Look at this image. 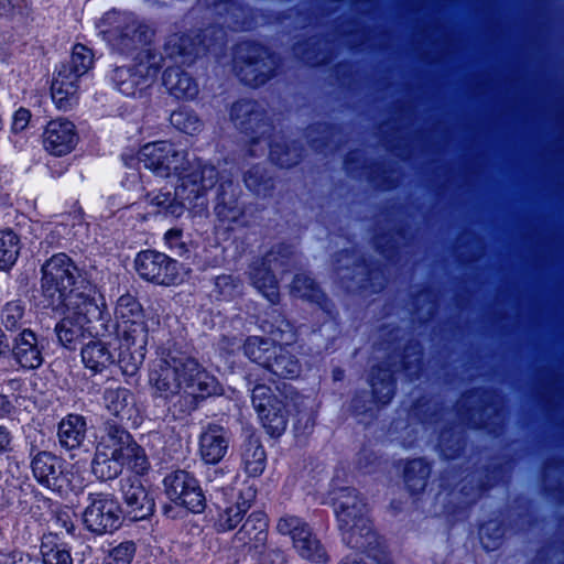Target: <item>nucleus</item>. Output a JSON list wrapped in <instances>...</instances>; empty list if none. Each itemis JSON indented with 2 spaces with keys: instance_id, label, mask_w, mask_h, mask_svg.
Segmentation results:
<instances>
[{
  "instance_id": "c03bdc74",
  "label": "nucleus",
  "mask_w": 564,
  "mask_h": 564,
  "mask_svg": "<svg viewBox=\"0 0 564 564\" xmlns=\"http://www.w3.org/2000/svg\"><path fill=\"white\" fill-rule=\"evenodd\" d=\"M270 156L280 166L288 167L297 162L299 153L289 147L274 145L270 150Z\"/></svg>"
},
{
  "instance_id": "603ef678",
  "label": "nucleus",
  "mask_w": 564,
  "mask_h": 564,
  "mask_svg": "<svg viewBox=\"0 0 564 564\" xmlns=\"http://www.w3.org/2000/svg\"><path fill=\"white\" fill-rule=\"evenodd\" d=\"M10 445L11 434L4 426L0 425V453L8 451Z\"/></svg>"
},
{
  "instance_id": "4be33fe9",
  "label": "nucleus",
  "mask_w": 564,
  "mask_h": 564,
  "mask_svg": "<svg viewBox=\"0 0 564 564\" xmlns=\"http://www.w3.org/2000/svg\"><path fill=\"white\" fill-rule=\"evenodd\" d=\"M31 467L35 479L47 488L55 487L62 474L59 458L46 451L39 452L33 456Z\"/></svg>"
},
{
  "instance_id": "72a5a7b5",
  "label": "nucleus",
  "mask_w": 564,
  "mask_h": 564,
  "mask_svg": "<svg viewBox=\"0 0 564 564\" xmlns=\"http://www.w3.org/2000/svg\"><path fill=\"white\" fill-rule=\"evenodd\" d=\"M276 531L280 534L289 535L292 540L293 546L297 540H303L311 534V529L306 522L295 516H283L278 520Z\"/></svg>"
},
{
  "instance_id": "c85d7f7f",
  "label": "nucleus",
  "mask_w": 564,
  "mask_h": 564,
  "mask_svg": "<svg viewBox=\"0 0 564 564\" xmlns=\"http://www.w3.org/2000/svg\"><path fill=\"white\" fill-rule=\"evenodd\" d=\"M243 354L253 362L259 364L264 369L267 368L272 352L276 346L267 338L259 336L248 337L243 344Z\"/></svg>"
},
{
  "instance_id": "a878e982",
  "label": "nucleus",
  "mask_w": 564,
  "mask_h": 564,
  "mask_svg": "<svg viewBox=\"0 0 564 564\" xmlns=\"http://www.w3.org/2000/svg\"><path fill=\"white\" fill-rule=\"evenodd\" d=\"M242 467L250 477H259L265 469L267 454L262 444L253 437L246 441L241 453Z\"/></svg>"
},
{
  "instance_id": "e433bc0d",
  "label": "nucleus",
  "mask_w": 564,
  "mask_h": 564,
  "mask_svg": "<svg viewBox=\"0 0 564 564\" xmlns=\"http://www.w3.org/2000/svg\"><path fill=\"white\" fill-rule=\"evenodd\" d=\"M167 54L173 56H196L199 54V46L195 40L188 35H172L166 43Z\"/></svg>"
},
{
  "instance_id": "aec40b11",
  "label": "nucleus",
  "mask_w": 564,
  "mask_h": 564,
  "mask_svg": "<svg viewBox=\"0 0 564 564\" xmlns=\"http://www.w3.org/2000/svg\"><path fill=\"white\" fill-rule=\"evenodd\" d=\"M12 355L15 361L25 369H36L43 364L42 349L35 334L30 329L22 330L14 338Z\"/></svg>"
},
{
  "instance_id": "a211bd4d",
  "label": "nucleus",
  "mask_w": 564,
  "mask_h": 564,
  "mask_svg": "<svg viewBox=\"0 0 564 564\" xmlns=\"http://www.w3.org/2000/svg\"><path fill=\"white\" fill-rule=\"evenodd\" d=\"M230 443L227 430L217 424L207 425L199 435V455L207 464H217L226 455Z\"/></svg>"
},
{
  "instance_id": "5fc2aeb1",
  "label": "nucleus",
  "mask_w": 564,
  "mask_h": 564,
  "mask_svg": "<svg viewBox=\"0 0 564 564\" xmlns=\"http://www.w3.org/2000/svg\"><path fill=\"white\" fill-rule=\"evenodd\" d=\"M234 280L231 279V276L229 275H223V276H218L217 280H216V285L219 288V289H224V288H235V285L232 284Z\"/></svg>"
},
{
  "instance_id": "423d86ee",
  "label": "nucleus",
  "mask_w": 564,
  "mask_h": 564,
  "mask_svg": "<svg viewBox=\"0 0 564 564\" xmlns=\"http://www.w3.org/2000/svg\"><path fill=\"white\" fill-rule=\"evenodd\" d=\"M76 273V265L65 253L53 256L42 265V293L54 310L74 290Z\"/></svg>"
},
{
  "instance_id": "f3484780",
  "label": "nucleus",
  "mask_w": 564,
  "mask_h": 564,
  "mask_svg": "<svg viewBox=\"0 0 564 564\" xmlns=\"http://www.w3.org/2000/svg\"><path fill=\"white\" fill-rule=\"evenodd\" d=\"M68 66H61L51 85L52 99L59 110L67 111L78 101V79Z\"/></svg>"
},
{
  "instance_id": "412c9836",
  "label": "nucleus",
  "mask_w": 564,
  "mask_h": 564,
  "mask_svg": "<svg viewBox=\"0 0 564 564\" xmlns=\"http://www.w3.org/2000/svg\"><path fill=\"white\" fill-rule=\"evenodd\" d=\"M87 434L86 419L79 414H68L58 424L57 437L62 447L75 449L83 445Z\"/></svg>"
},
{
  "instance_id": "7c9ffc66",
  "label": "nucleus",
  "mask_w": 564,
  "mask_h": 564,
  "mask_svg": "<svg viewBox=\"0 0 564 564\" xmlns=\"http://www.w3.org/2000/svg\"><path fill=\"white\" fill-rule=\"evenodd\" d=\"M43 564H73L69 550L63 543H57L55 535L44 536L41 544Z\"/></svg>"
},
{
  "instance_id": "a18cd8bd",
  "label": "nucleus",
  "mask_w": 564,
  "mask_h": 564,
  "mask_svg": "<svg viewBox=\"0 0 564 564\" xmlns=\"http://www.w3.org/2000/svg\"><path fill=\"white\" fill-rule=\"evenodd\" d=\"M134 553V543L128 541L113 547L107 557H109L113 564H131Z\"/></svg>"
},
{
  "instance_id": "20e7f679",
  "label": "nucleus",
  "mask_w": 564,
  "mask_h": 564,
  "mask_svg": "<svg viewBox=\"0 0 564 564\" xmlns=\"http://www.w3.org/2000/svg\"><path fill=\"white\" fill-rule=\"evenodd\" d=\"M217 182V171L214 165L196 163V167L183 176L181 184L176 187L175 196L170 192H160L150 197L152 206L165 209L166 214L180 217L186 207L196 205L207 191L213 188Z\"/></svg>"
},
{
  "instance_id": "864d4df0",
  "label": "nucleus",
  "mask_w": 564,
  "mask_h": 564,
  "mask_svg": "<svg viewBox=\"0 0 564 564\" xmlns=\"http://www.w3.org/2000/svg\"><path fill=\"white\" fill-rule=\"evenodd\" d=\"M381 391H384L383 393V398L384 400L382 401V403H387L389 400H391L392 395H393V386H392V382L387 379V378H383L381 383Z\"/></svg>"
},
{
  "instance_id": "9b49d317",
  "label": "nucleus",
  "mask_w": 564,
  "mask_h": 564,
  "mask_svg": "<svg viewBox=\"0 0 564 564\" xmlns=\"http://www.w3.org/2000/svg\"><path fill=\"white\" fill-rule=\"evenodd\" d=\"M165 494L171 501L184 506L193 512H199L205 497L197 480L185 470H176L164 478Z\"/></svg>"
},
{
  "instance_id": "bb28decb",
  "label": "nucleus",
  "mask_w": 564,
  "mask_h": 564,
  "mask_svg": "<svg viewBox=\"0 0 564 564\" xmlns=\"http://www.w3.org/2000/svg\"><path fill=\"white\" fill-rule=\"evenodd\" d=\"M300 368L299 360L286 347L276 346L265 369L276 377L291 379L300 373Z\"/></svg>"
},
{
  "instance_id": "79ce46f5",
  "label": "nucleus",
  "mask_w": 564,
  "mask_h": 564,
  "mask_svg": "<svg viewBox=\"0 0 564 564\" xmlns=\"http://www.w3.org/2000/svg\"><path fill=\"white\" fill-rule=\"evenodd\" d=\"M23 316V307L18 302L8 303L1 313V322L4 327L9 330H13L18 327Z\"/></svg>"
},
{
  "instance_id": "49530a36",
  "label": "nucleus",
  "mask_w": 564,
  "mask_h": 564,
  "mask_svg": "<svg viewBox=\"0 0 564 564\" xmlns=\"http://www.w3.org/2000/svg\"><path fill=\"white\" fill-rule=\"evenodd\" d=\"M151 35V31L145 26L141 25L137 22H133L132 25L127 26L122 40H130L133 45L145 43Z\"/></svg>"
},
{
  "instance_id": "f704fd0d",
  "label": "nucleus",
  "mask_w": 564,
  "mask_h": 564,
  "mask_svg": "<svg viewBox=\"0 0 564 564\" xmlns=\"http://www.w3.org/2000/svg\"><path fill=\"white\" fill-rule=\"evenodd\" d=\"M294 549L299 555L307 561L324 564L328 562V555L319 541L313 535L308 534L303 540H297Z\"/></svg>"
},
{
  "instance_id": "f03ea898",
  "label": "nucleus",
  "mask_w": 564,
  "mask_h": 564,
  "mask_svg": "<svg viewBox=\"0 0 564 564\" xmlns=\"http://www.w3.org/2000/svg\"><path fill=\"white\" fill-rule=\"evenodd\" d=\"M124 466L143 474L149 468L148 457L126 430L108 423L96 447L91 470L98 479L111 480L122 473Z\"/></svg>"
},
{
  "instance_id": "2eb2a0df",
  "label": "nucleus",
  "mask_w": 564,
  "mask_h": 564,
  "mask_svg": "<svg viewBox=\"0 0 564 564\" xmlns=\"http://www.w3.org/2000/svg\"><path fill=\"white\" fill-rule=\"evenodd\" d=\"M158 68L154 64L139 63L133 69L118 68L115 70L113 80L118 90L126 96H134L138 90L148 87L156 77Z\"/></svg>"
},
{
  "instance_id": "f257e3e1",
  "label": "nucleus",
  "mask_w": 564,
  "mask_h": 564,
  "mask_svg": "<svg viewBox=\"0 0 564 564\" xmlns=\"http://www.w3.org/2000/svg\"><path fill=\"white\" fill-rule=\"evenodd\" d=\"M152 397L165 403L193 410L197 399L223 392L218 379L196 359L185 355H167L155 361L149 372Z\"/></svg>"
},
{
  "instance_id": "8fccbe9b",
  "label": "nucleus",
  "mask_w": 564,
  "mask_h": 564,
  "mask_svg": "<svg viewBox=\"0 0 564 564\" xmlns=\"http://www.w3.org/2000/svg\"><path fill=\"white\" fill-rule=\"evenodd\" d=\"M257 64H258V62H256V63L250 62L246 67H242L240 69L242 79L245 82H247L248 84L254 85V86H258V85L264 83L267 79V76H261V77L256 76L253 78H249V75L256 70L254 66Z\"/></svg>"
},
{
  "instance_id": "de8ad7c7",
  "label": "nucleus",
  "mask_w": 564,
  "mask_h": 564,
  "mask_svg": "<svg viewBox=\"0 0 564 564\" xmlns=\"http://www.w3.org/2000/svg\"><path fill=\"white\" fill-rule=\"evenodd\" d=\"M31 119L30 110L25 108L18 109L13 115L11 130L14 133L22 132L29 126Z\"/></svg>"
},
{
  "instance_id": "c9c22d12",
  "label": "nucleus",
  "mask_w": 564,
  "mask_h": 564,
  "mask_svg": "<svg viewBox=\"0 0 564 564\" xmlns=\"http://www.w3.org/2000/svg\"><path fill=\"white\" fill-rule=\"evenodd\" d=\"M118 324H127L132 321L145 318L139 302L130 294L121 295L116 306Z\"/></svg>"
},
{
  "instance_id": "f8f14e48",
  "label": "nucleus",
  "mask_w": 564,
  "mask_h": 564,
  "mask_svg": "<svg viewBox=\"0 0 564 564\" xmlns=\"http://www.w3.org/2000/svg\"><path fill=\"white\" fill-rule=\"evenodd\" d=\"M59 307H64V313L88 325L104 319L105 304L98 303L95 290L89 286L72 290Z\"/></svg>"
},
{
  "instance_id": "6e6d98bb",
  "label": "nucleus",
  "mask_w": 564,
  "mask_h": 564,
  "mask_svg": "<svg viewBox=\"0 0 564 564\" xmlns=\"http://www.w3.org/2000/svg\"><path fill=\"white\" fill-rule=\"evenodd\" d=\"M10 408L11 405L7 397L0 393V414L3 415L9 413Z\"/></svg>"
},
{
  "instance_id": "6e6552de",
  "label": "nucleus",
  "mask_w": 564,
  "mask_h": 564,
  "mask_svg": "<svg viewBox=\"0 0 564 564\" xmlns=\"http://www.w3.org/2000/svg\"><path fill=\"white\" fill-rule=\"evenodd\" d=\"M251 400L264 429L271 435H280L288 423V397L259 383L252 389Z\"/></svg>"
},
{
  "instance_id": "c756f323",
  "label": "nucleus",
  "mask_w": 564,
  "mask_h": 564,
  "mask_svg": "<svg viewBox=\"0 0 564 564\" xmlns=\"http://www.w3.org/2000/svg\"><path fill=\"white\" fill-rule=\"evenodd\" d=\"M20 250L19 236L11 229L0 230V270H10L17 262Z\"/></svg>"
},
{
  "instance_id": "ea45409f",
  "label": "nucleus",
  "mask_w": 564,
  "mask_h": 564,
  "mask_svg": "<svg viewBox=\"0 0 564 564\" xmlns=\"http://www.w3.org/2000/svg\"><path fill=\"white\" fill-rule=\"evenodd\" d=\"M291 293L301 299L318 302L322 300L323 294L315 284V282L307 275L299 274L294 278L291 285Z\"/></svg>"
},
{
  "instance_id": "cd10ccee",
  "label": "nucleus",
  "mask_w": 564,
  "mask_h": 564,
  "mask_svg": "<svg viewBox=\"0 0 564 564\" xmlns=\"http://www.w3.org/2000/svg\"><path fill=\"white\" fill-rule=\"evenodd\" d=\"M105 405L116 416H126L134 405L133 393L126 388H108L104 393Z\"/></svg>"
},
{
  "instance_id": "4468645a",
  "label": "nucleus",
  "mask_w": 564,
  "mask_h": 564,
  "mask_svg": "<svg viewBox=\"0 0 564 564\" xmlns=\"http://www.w3.org/2000/svg\"><path fill=\"white\" fill-rule=\"evenodd\" d=\"M286 263L275 251L268 253L260 262L253 263L250 270V280L254 288L271 303L279 301V288L274 271Z\"/></svg>"
},
{
  "instance_id": "39448f33",
  "label": "nucleus",
  "mask_w": 564,
  "mask_h": 564,
  "mask_svg": "<svg viewBox=\"0 0 564 564\" xmlns=\"http://www.w3.org/2000/svg\"><path fill=\"white\" fill-rule=\"evenodd\" d=\"M185 150L167 140L149 142L138 153L139 162L156 176L166 178L175 175L181 181L196 167L197 162L204 164L200 160L189 162Z\"/></svg>"
},
{
  "instance_id": "5701e85b",
  "label": "nucleus",
  "mask_w": 564,
  "mask_h": 564,
  "mask_svg": "<svg viewBox=\"0 0 564 564\" xmlns=\"http://www.w3.org/2000/svg\"><path fill=\"white\" fill-rule=\"evenodd\" d=\"M82 361L93 373H99L115 364V355L102 340H90L80 351Z\"/></svg>"
},
{
  "instance_id": "3c124183",
  "label": "nucleus",
  "mask_w": 564,
  "mask_h": 564,
  "mask_svg": "<svg viewBox=\"0 0 564 564\" xmlns=\"http://www.w3.org/2000/svg\"><path fill=\"white\" fill-rule=\"evenodd\" d=\"M56 522L61 523V527H63L68 533H70L74 529V523L67 511L58 513L56 517Z\"/></svg>"
},
{
  "instance_id": "1a4fd4ad",
  "label": "nucleus",
  "mask_w": 564,
  "mask_h": 564,
  "mask_svg": "<svg viewBox=\"0 0 564 564\" xmlns=\"http://www.w3.org/2000/svg\"><path fill=\"white\" fill-rule=\"evenodd\" d=\"M83 513L87 530L96 534L110 533L120 527L121 509L110 494H91Z\"/></svg>"
},
{
  "instance_id": "ddd939ff",
  "label": "nucleus",
  "mask_w": 564,
  "mask_h": 564,
  "mask_svg": "<svg viewBox=\"0 0 564 564\" xmlns=\"http://www.w3.org/2000/svg\"><path fill=\"white\" fill-rule=\"evenodd\" d=\"M42 139L45 151L54 156H63L75 149L78 142V134L72 121L65 118H57L48 121L43 131Z\"/></svg>"
},
{
  "instance_id": "4d7b16f0",
  "label": "nucleus",
  "mask_w": 564,
  "mask_h": 564,
  "mask_svg": "<svg viewBox=\"0 0 564 564\" xmlns=\"http://www.w3.org/2000/svg\"><path fill=\"white\" fill-rule=\"evenodd\" d=\"M181 236V231L177 229H171L165 234V239L167 241H172L174 239H178Z\"/></svg>"
},
{
  "instance_id": "473e14b6",
  "label": "nucleus",
  "mask_w": 564,
  "mask_h": 564,
  "mask_svg": "<svg viewBox=\"0 0 564 564\" xmlns=\"http://www.w3.org/2000/svg\"><path fill=\"white\" fill-rule=\"evenodd\" d=\"M430 466L423 459L409 462L404 469V480L412 492H420L425 488Z\"/></svg>"
},
{
  "instance_id": "4c0bfd02",
  "label": "nucleus",
  "mask_w": 564,
  "mask_h": 564,
  "mask_svg": "<svg viewBox=\"0 0 564 564\" xmlns=\"http://www.w3.org/2000/svg\"><path fill=\"white\" fill-rule=\"evenodd\" d=\"M94 64L93 52L83 44H76L73 47L70 61L62 66H68L74 74L82 77L85 75Z\"/></svg>"
},
{
  "instance_id": "58836bf2",
  "label": "nucleus",
  "mask_w": 564,
  "mask_h": 564,
  "mask_svg": "<svg viewBox=\"0 0 564 564\" xmlns=\"http://www.w3.org/2000/svg\"><path fill=\"white\" fill-rule=\"evenodd\" d=\"M170 120L176 129L192 135L198 133L203 127L199 118L193 111L186 109L173 111Z\"/></svg>"
},
{
  "instance_id": "dca6fc26",
  "label": "nucleus",
  "mask_w": 564,
  "mask_h": 564,
  "mask_svg": "<svg viewBox=\"0 0 564 564\" xmlns=\"http://www.w3.org/2000/svg\"><path fill=\"white\" fill-rule=\"evenodd\" d=\"M268 539V519L261 511L249 514L241 528L232 538L236 549L257 550L263 546Z\"/></svg>"
},
{
  "instance_id": "13d9d810",
  "label": "nucleus",
  "mask_w": 564,
  "mask_h": 564,
  "mask_svg": "<svg viewBox=\"0 0 564 564\" xmlns=\"http://www.w3.org/2000/svg\"><path fill=\"white\" fill-rule=\"evenodd\" d=\"M371 387H372V390H373V393L377 395V399H379L381 402L384 400V398L382 397V399L380 398L379 392L381 391V389L378 387V384L373 381V379L371 380Z\"/></svg>"
},
{
  "instance_id": "bf43d9fd",
  "label": "nucleus",
  "mask_w": 564,
  "mask_h": 564,
  "mask_svg": "<svg viewBox=\"0 0 564 564\" xmlns=\"http://www.w3.org/2000/svg\"><path fill=\"white\" fill-rule=\"evenodd\" d=\"M2 337H3V334L0 332V352L3 350V348L6 347L3 340H2Z\"/></svg>"
},
{
  "instance_id": "a19ab883",
  "label": "nucleus",
  "mask_w": 564,
  "mask_h": 564,
  "mask_svg": "<svg viewBox=\"0 0 564 564\" xmlns=\"http://www.w3.org/2000/svg\"><path fill=\"white\" fill-rule=\"evenodd\" d=\"M245 183L257 195H267L271 188L270 180L264 177L262 169L258 166L252 167L246 173Z\"/></svg>"
},
{
  "instance_id": "37998d69",
  "label": "nucleus",
  "mask_w": 564,
  "mask_h": 564,
  "mask_svg": "<svg viewBox=\"0 0 564 564\" xmlns=\"http://www.w3.org/2000/svg\"><path fill=\"white\" fill-rule=\"evenodd\" d=\"M231 118L239 124L246 122L251 123L258 119V115L253 112V104L251 101H239L231 108Z\"/></svg>"
},
{
  "instance_id": "6ab92c4d",
  "label": "nucleus",
  "mask_w": 564,
  "mask_h": 564,
  "mask_svg": "<svg viewBox=\"0 0 564 564\" xmlns=\"http://www.w3.org/2000/svg\"><path fill=\"white\" fill-rule=\"evenodd\" d=\"M122 496L128 513L133 520H141L154 510V500L138 478H128L122 484Z\"/></svg>"
},
{
  "instance_id": "393cba45",
  "label": "nucleus",
  "mask_w": 564,
  "mask_h": 564,
  "mask_svg": "<svg viewBox=\"0 0 564 564\" xmlns=\"http://www.w3.org/2000/svg\"><path fill=\"white\" fill-rule=\"evenodd\" d=\"M93 329L90 325L77 321L67 313H64L63 319L55 327L59 343L68 349H74L86 335H93Z\"/></svg>"
},
{
  "instance_id": "9d476101",
  "label": "nucleus",
  "mask_w": 564,
  "mask_h": 564,
  "mask_svg": "<svg viewBox=\"0 0 564 564\" xmlns=\"http://www.w3.org/2000/svg\"><path fill=\"white\" fill-rule=\"evenodd\" d=\"M139 275L150 282L171 285L182 281L181 265L166 254L147 250L140 252L134 261Z\"/></svg>"
},
{
  "instance_id": "2f4dec72",
  "label": "nucleus",
  "mask_w": 564,
  "mask_h": 564,
  "mask_svg": "<svg viewBox=\"0 0 564 564\" xmlns=\"http://www.w3.org/2000/svg\"><path fill=\"white\" fill-rule=\"evenodd\" d=\"M249 508L250 503L247 500L225 508L217 517L215 522L216 530L218 532H227L235 529L241 522Z\"/></svg>"
},
{
  "instance_id": "09e8293b",
  "label": "nucleus",
  "mask_w": 564,
  "mask_h": 564,
  "mask_svg": "<svg viewBox=\"0 0 564 564\" xmlns=\"http://www.w3.org/2000/svg\"><path fill=\"white\" fill-rule=\"evenodd\" d=\"M259 561L261 564H283L284 555L280 550L270 549L261 553Z\"/></svg>"
},
{
  "instance_id": "b1692460",
  "label": "nucleus",
  "mask_w": 564,
  "mask_h": 564,
  "mask_svg": "<svg viewBox=\"0 0 564 564\" xmlns=\"http://www.w3.org/2000/svg\"><path fill=\"white\" fill-rule=\"evenodd\" d=\"M163 84L178 99H193L198 94L197 83L180 67H169L163 74Z\"/></svg>"
},
{
  "instance_id": "0eeeda50",
  "label": "nucleus",
  "mask_w": 564,
  "mask_h": 564,
  "mask_svg": "<svg viewBox=\"0 0 564 564\" xmlns=\"http://www.w3.org/2000/svg\"><path fill=\"white\" fill-rule=\"evenodd\" d=\"M121 351L118 365L122 373L133 376L143 364L149 340L148 319L141 318L127 324H118Z\"/></svg>"
},
{
  "instance_id": "7ed1b4c3",
  "label": "nucleus",
  "mask_w": 564,
  "mask_h": 564,
  "mask_svg": "<svg viewBox=\"0 0 564 564\" xmlns=\"http://www.w3.org/2000/svg\"><path fill=\"white\" fill-rule=\"evenodd\" d=\"M333 507L343 541L351 549L362 552L377 547V535L372 530L368 508L356 489L340 488L335 492Z\"/></svg>"
}]
</instances>
